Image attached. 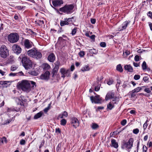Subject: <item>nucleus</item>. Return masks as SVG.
<instances>
[{
    "label": "nucleus",
    "mask_w": 152,
    "mask_h": 152,
    "mask_svg": "<svg viewBox=\"0 0 152 152\" xmlns=\"http://www.w3.org/2000/svg\"><path fill=\"white\" fill-rule=\"evenodd\" d=\"M18 59L20 61H21L23 66L26 69H30L32 67V62L31 61L25 54H21Z\"/></svg>",
    "instance_id": "nucleus-1"
},
{
    "label": "nucleus",
    "mask_w": 152,
    "mask_h": 152,
    "mask_svg": "<svg viewBox=\"0 0 152 152\" xmlns=\"http://www.w3.org/2000/svg\"><path fill=\"white\" fill-rule=\"evenodd\" d=\"M74 5L66 4L64 6L59 9V10L62 12L67 14H71L74 7Z\"/></svg>",
    "instance_id": "nucleus-2"
},
{
    "label": "nucleus",
    "mask_w": 152,
    "mask_h": 152,
    "mask_svg": "<svg viewBox=\"0 0 152 152\" xmlns=\"http://www.w3.org/2000/svg\"><path fill=\"white\" fill-rule=\"evenodd\" d=\"M19 88L24 91H29L30 88V83L26 80H23L21 83H18Z\"/></svg>",
    "instance_id": "nucleus-3"
},
{
    "label": "nucleus",
    "mask_w": 152,
    "mask_h": 152,
    "mask_svg": "<svg viewBox=\"0 0 152 152\" xmlns=\"http://www.w3.org/2000/svg\"><path fill=\"white\" fill-rule=\"evenodd\" d=\"M133 139L132 138H130L127 142L125 140H123L121 143V148L123 149L125 148H126L127 149H131L133 146Z\"/></svg>",
    "instance_id": "nucleus-4"
},
{
    "label": "nucleus",
    "mask_w": 152,
    "mask_h": 152,
    "mask_svg": "<svg viewBox=\"0 0 152 152\" xmlns=\"http://www.w3.org/2000/svg\"><path fill=\"white\" fill-rule=\"evenodd\" d=\"M8 40L11 43H15L18 41L19 36L18 33H12L10 34L8 36Z\"/></svg>",
    "instance_id": "nucleus-5"
},
{
    "label": "nucleus",
    "mask_w": 152,
    "mask_h": 152,
    "mask_svg": "<svg viewBox=\"0 0 152 152\" xmlns=\"http://www.w3.org/2000/svg\"><path fill=\"white\" fill-rule=\"evenodd\" d=\"M9 55V51L5 45H2L0 47V55L3 58H5Z\"/></svg>",
    "instance_id": "nucleus-6"
},
{
    "label": "nucleus",
    "mask_w": 152,
    "mask_h": 152,
    "mask_svg": "<svg viewBox=\"0 0 152 152\" xmlns=\"http://www.w3.org/2000/svg\"><path fill=\"white\" fill-rule=\"evenodd\" d=\"M12 48L13 52L17 55L20 54L22 51L20 46L17 44H14L12 46Z\"/></svg>",
    "instance_id": "nucleus-7"
},
{
    "label": "nucleus",
    "mask_w": 152,
    "mask_h": 152,
    "mask_svg": "<svg viewBox=\"0 0 152 152\" xmlns=\"http://www.w3.org/2000/svg\"><path fill=\"white\" fill-rule=\"evenodd\" d=\"M90 100L92 103H94L96 104L100 103L102 99L100 97V96L98 95L94 96H91L90 97Z\"/></svg>",
    "instance_id": "nucleus-8"
},
{
    "label": "nucleus",
    "mask_w": 152,
    "mask_h": 152,
    "mask_svg": "<svg viewBox=\"0 0 152 152\" xmlns=\"http://www.w3.org/2000/svg\"><path fill=\"white\" fill-rule=\"evenodd\" d=\"M70 123L75 128H76L79 125V121L77 118L75 117H73L71 118Z\"/></svg>",
    "instance_id": "nucleus-9"
},
{
    "label": "nucleus",
    "mask_w": 152,
    "mask_h": 152,
    "mask_svg": "<svg viewBox=\"0 0 152 152\" xmlns=\"http://www.w3.org/2000/svg\"><path fill=\"white\" fill-rule=\"evenodd\" d=\"M130 23V21L129 20H126L118 28V31H122L124 30L127 27L128 24Z\"/></svg>",
    "instance_id": "nucleus-10"
},
{
    "label": "nucleus",
    "mask_w": 152,
    "mask_h": 152,
    "mask_svg": "<svg viewBox=\"0 0 152 152\" xmlns=\"http://www.w3.org/2000/svg\"><path fill=\"white\" fill-rule=\"evenodd\" d=\"M50 73L49 72L46 71L45 72L42 74L40 77V78L43 80H48L50 76Z\"/></svg>",
    "instance_id": "nucleus-11"
},
{
    "label": "nucleus",
    "mask_w": 152,
    "mask_h": 152,
    "mask_svg": "<svg viewBox=\"0 0 152 152\" xmlns=\"http://www.w3.org/2000/svg\"><path fill=\"white\" fill-rule=\"evenodd\" d=\"M32 43L28 39H25L24 42V45L25 48L29 49L32 47Z\"/></svg>",
    "instance_id": "nucleus-12"
},
{
    "label": "nucleus",
    "mask_w": 152,
    "mask_h": 152,
    "mask_svg": "<svg viewBox=\"0 0 152 152\" xmlns=\"http://www.w3.org/2000/svg\"><path fill=\"white\" fill-rule=\"evenodd\" d=\"M115 95L114 92L113 91H110L107 93L106 94L105 100L107 101L108 100L114 98Z\"/></svg>",
    "instance_id": "nucleus-13"
},
{
    "label": "nucleus",
    "mask_w": 152,
    "mask_h": 152,
    "mask_svg": "<svg viewBox=\"0 0 152 152\" xmlns=\"http://www.w3.org/2000/svg\"><path fill=\"white\" fill-rule=\"evenodd\" d=\"M60 72L61 74L66 75V76H69L70 71L69 69H66L64 68H61L60 70Z\"/></svg>",
    "instance_id": "nucleus-14"
},
{
    "label": "nucleus",
    "mask_w": 152,
    "mask_h": 152,
    "mask_svg": "<svg viewBox=\"0 0 152 152\" xmlns=\"http://www.w3.org/2000/svg\"><path fill=\"white\" fill-rule=\"evenodd\" d=\"M20 98H18V104L20 105L21 106L23 105V102H26L27 101V99L25 98L24 96H21Z\"/></svg>",
    "instance_id": "nucleus-15"
},
{
    "label": "nucleus",
    "mask_w": 152,
    "mask_h": 152,
    "mask_svg": "<svg viewBox=\"0 0 152 152\" xmlns=\"http://www.w3.org/2000/svg\"><path fill=\"white\" fill-rule=\"evenodd\" d=\"M36 50L37 49L35 48H33L27 51V54L28 56L33 58L34 56L35 53H36Z\"/></svg>",
    "instance_id": "nucleus-16"
},
{
    "label": "nucleus",
    "mask_w": 152,
    "mask_h": 152,
    "mask_svg": "<svg viewBox=\"0 0 152 152\" xmlns=\"http://www.w3.org/2000/svg\"><path fill=\"white\" fill-rule=\"evenodd\" d=\"M55 56L53 53H50L48 57V60L51 62H53L55 60Z\"/></svg>",
    "instance_id": "nucleus-17"
},
{
    "label": "nucleus",
    "mask_w": 152,
    "mask_h": 152,
    "mask_svg": "<svg viewBox=\"0 0 152 152\" xmlns=\"http://www.w3.org/2000/svg\"><path fill=\"white\" fill-rule=\"evenodd\" d=\"M110 146L115 148H117L118 147V145L116 140L114 139H112L111 140V143Z\"/></svg>",
    "instance_id": "nucleus-18"
},
{
    "label": "nucleus",
    "mask_w": 152,
    "mask_h": 152,
    "mask_svg": "<svg viewBox=\"0 0 152 152\" xmlns=\"http://www.w3.org/2000/svg\"><path fill=\"white\" fill-rule=\"evenodd\" d=\"M52 4L54 7H56L63 4V2L62 0H56L52 1Z\"/></svg>",
    "instance_id": "nucleus-19"
},
{
    "label": "nucleus",
    "mask_w": 152,
    "mask_h": 152,
    "mask_svg": "<svg viewBox=\"0 0 152 152\" xmlns=\"http://www.w3.org/2000/svg\"><path fill=\"white\" fill-rule=\"evenodd\" d=\"M42 57V54L41 53L39 50H36V53H35L34 58L37 59H39L41 58Z\"/></svg>",
    "instance_id": "nucleus-20"
},
{
    "label": "nucleus",
    "mask_w": 152,
    "mask_h": 152,
    "mask_svg": "<svg viewBox=\"0 0 152 152\" xmlns=\"http://www.w3.org/2000/svg\"><path fill=\"white\" fill-rule=\"evenodd\" d=\"M58 69H59L57 67H54L51 73L52 77H54L57 74Z\"/></svg>",
    "instance_id": "nucleus-21"
},
{
    "label": "nucleus",
    "mask_w": 152,
    "mask_h": 152,
    "mask_svg": "<svg viewBox=\"0 0 152 152\" xmlns=\"http://www.w3.org/2000/svg\"><path fill=\"white\" fill-rule=\"evenodd\" d=\"M124 69L126 70H127L130 72H132L133 70V68L132 66L129 65H126L124 66Z\"/></svg>",
    "instance_id": "nucleus-22"
},
{
    "label": "nucleus",
    "mask_w": 152,
    "mask_h": 152,
    "mask_svg": "<svg viewBox=\"0 0 152 152\" xmlns=\"http://www.w3.org/2000/svg\"><path fill=\"white\" fill-rule=\"evenodd\" d=\"M74 18L73 17H72L71 18H65L64 19V20H66L67 22H68V23L71 22L72 23V24L74 25H75V24L73 23L75 22L76 20H75L74 19Z\"/></svg>",
    "instance_id": "nucleus-23"
},
{
    "label": "nucleus",
    "mask_w": 152,
    "mask_h": 152,
    "mask_svg": "<svg viewBox=\"0 0 152 152\" xmlns=\"http://www.w3.org/2000/svg\"><path fill=\"white\" fill-rule=\"evenodd\" d=\"M70 23H68V22L66 20H61L60 24L61 26H63L65 25H69Z\"/></svg>",
    "instance_id": "nucleus-24"
},
{
    "label": "nucleus",
    "mask_w": 152,
    "mask_h": 152,
    "mask_svg": "<svg viewBox=\"0 0 152 152\" xmlns=\"http://www.w3.org/2000/svg\"><path fill=\"white\" fill-rule=\"evenodd\" d=\"M43 113L42 112H40L37 113L34 115V119H37L40 118L42 116Z\"/></svg>",
    "instance_id": "nucleus-25"
},
{
    "label": "nucleus",
    "mask_w": 152,
    "mask_h": 152,
    "mask_svg": "<svg viewBox=\"0 0 152 152\" xmlns=\"http://www.w3.org/2000/svg\"><path fill=\"white\" fill-rule=\"evenodd\" d=\"M90 69L89 66L85 65L81 69V70L82 72H84L89 71Z\"/></svg>",
    "instance_id": "nucleus-26"
},
{
    "label": "nucleus",
    "mask_w": 152,
    "mask_h": 152,
    "mask_svg": "<svg viewBox=\"0 0 152 152\" xmlns=\"http://www.w3.org/2000/svg\"><path fill=\"white\" fill-rule=\"evenodd\" d=\"M91 127L92 129L95 130L99 127V126L95 123H92L91 125Z\"/></svg>",
    "instance_id": "nucleus-27"
},
{
    "label": "nucleus",
    "mask_w": 152,
    "mask_h": 152,
    "mask_svg": "<svg viewBox=\"0 0 152 152\" xmlns=\"http://www.w3.org/2000/svg\"><path fill=\"white\" fill-rule=\"evenodd\" d=\"M144 86L142 87H138L132 90L133 93H137L140 91L142 89V88L144 87Z\"/></svg>",
    "instance_id": "nucleus-28"
},
{
    "label": "nucleus",
    "mask_w": 152,
    "mask_h": 152,
    "mask_svg": "<svg viewBox=\"0 0 152 152\" xmlns=\"http://www.w3.org/2000/svg\"><path fill=\"white\" fill-rule=\"evenodd\" d=\"M85 35L88 37L90 38L91 39H92V40L94 41L95 40V35L94 34L92 35L91 36H90L89 35V34L88 33H86L85 34Z\"/></svg>",
    "instance_id": "nucleus-29"
},
{
    "label": "nucleus",
    "mask_w": 152,
    "mask_h": 152,
    "mask_svg": "<svg viewBox=\"0 0 152 152\" xmlns=\"http://www.w3.org/2000/svg\"><path fill=\"white\" fill-rule=\"evenodd\" d=\"M116 69L117 70L120 72H122L123 71L122 67L121 64H119L116 67Z\"/></svg>",
    "instance_id": "nucleus-30"
},
{
    "label": "nucleus",
    "mask_w": 152,
    "mask_h": 152,
    "mask_svg": "<svg viewBox=\"0 0 152 152\" xmlns=\"http://www.w3.org/2000/svg\"><path fill=\"white\" fill-rule=\"evenodd\" d=\"M44 69L45 70H48L50 69V66L48 64H44Z\"/></svg>",
    "instance_id": "nucleus-31"
},
{
    "label": "nucleus",
    "mask_w": 152,
    "mask_h": 152,
    "mask_svg": "<svg viewBox=\"0 0 152 152\" xmlns=\"http://www.w3.org/2000/svg\"><path fill=\"white\" fill-rule=\"evenodd\" d=\"M90 53L92 54H96L98 52L97 50L93 48L90 49L89 50Z\"/></svg>",
    "instance_id": "nucleus-32"
},
{
    "label": "nucleus",
    "mask_w": 152,
    "mask_h": 152,
    "mask_svg": "<svg viewBox=\"0 0 152 152\" xmlns=\"http://www.w3.org/2000/svg\"><path fill=\"white\" fill-rule=\"evenodd\" d=\"M147 64L146 62L144 61L142 65V69L143 70H145L147 69Z\"/></svg>",
    "instance_id": "nucleus-33"
},
{
    "label": "nucleus",
    "mask_w": 152,
    "mask_h": 152,
    "mask_svg": "<svg viewBox=\"0 0 152 152\" xmlns=\"http://www.w3.org/2000/svg\"><path fill=\"white\" fill-rule=\"evenodd\" d=\"M114 106V105H113L111 102H110L107 105V108L110 110H111Z\"/></svg>",
    "instance_id": "nucleus-34"
},
{
    "label": "nucleus",
    "mask_w": 152,
    "mask_h": 152,
    "mask_svg": "<svg viewBox=\"0 0 152 152\" xmlns=\"http://www.w3.org/2000/svg\"><path fill=\"white\" fill-rule=\"evenodd\" d=\"M29 73L31 75L34 76H37L38 74V72L34 70H32L31 71H30L29 72Z\"/></svg>",
    "instance_id": "nucleus-35"
},
{
    "label": "nucleus",
    "mask_w": 152,
    "mask_h": 152,
    "mask_svg": "<svg viewBox=\"0 0 152 152\" xmlns=\"http://www.w3.org/2000/svg\"><path fill=\"white\" fill-rule=\"evenodd\" d=\"M129 93L130 98H132L136 96V94H134L135 92L133 93V90L131 92H130Z\"/></svg>",
    "instance_id": "nucleus-36"
},
{
    "label": "nucleus",
    "mask_w": 152,
    "mask_h": 152,
    "mask_svg": "<svg viewBox=\"0 0 152 152\" xmlns=\"http://www.w3.org/2000/svg\"><path fill=\"white\" fill-rule=\"evenodd\" d=\"M61 144L59 143L56 148V150L57 152H60L61 151Z\"/></svg>",
    "instance_id": "nucleus-37"
},
{
    "label": "nucleus",
    "mask_w": 152,
    "mask_h": 152,
    "mask_svg": "<svg viewBox=\"0 0 152 152\" xmlns=\"http://www.w3.org/2000/svg\"><path fill=\"white\" fill-rule=\"evenodd\" d=\"M61 124L63 126H64L66 124V121L64 119H62L61 121Z\"/></svg>",
    "instance_id": "nucleus-38"
},
{
    "label": "nucleus",
    "mask_w": 152,
    "mask_h": 152,
    "mask_svg": "<svg viewBox=\"0 0 152 152\" xmlns=\"http://www.w3.org/2000/svg\"><path fill=\"white\" fill-rule=\"evenodd\" d=\"M148 121L147 120L145 123L143 125V128L144 129V130H145L146 129L147 126L148 125V124H147V123L148 122Z\"/></svg>",
    "instance_id": "nucleus-39"
},
{
    "label": "nucleus",
    "mask_w": 152,
    "mask_h": 152,
    "mask_svg": "<svg viewBox=\"0 0 152 152\" xmlns=\"http://www.w3.org/2000/svg\"><path fill=\"white\" fill-rule=\"evenodd\" d=\"M77 28V27H75L72 30L71 34L72 35H74L75 34Z\"/></svg>",
    "instance_id": "nucleus-40"
},
{
    "label": "nucleus",
    "mask_w": 152,
    "mask_h": 152,
    "mask_svg": "<svg viewBox=\"0 0 152 152\" xmlns=\"http://www.w3.org/2000/svg\"><path fill=\"white\" fill-rule=\"evenodd\" d=\"M25 7L24 6H16L15 8L18 10H21L24 8Z\"/></svg>",
    "instance_id": "nucleus-41"
},
{
    "label": "nucleus",
    "mask_w": 152,
    "mask_h": 152,
    "mask_svg": "<svg viewBox=\"0 0 152 152\" xmlns=\"http://www.w3.org/2000/svg\"><path fill=\"white\" fill-rule=\"evenodd\" d=\"M1 140L2 143H4V142L6 143L7 142L6 138L5 137H3L1 139Z\"/></svg>",
    "instance_id": "nucleus-42"
},
{
    "label": "nucleus",
    "mask_w": 152,
    "mask_h": 152,
    "mask_svg": "<svg viewBox=\"0 0 152 152\" xmlns=\"http://www.w3.org/2000/svg\"><path fill=\"white\" fill-rule=\"evenodd\" d=\"M55 66L54 67H57L59 69V66L60 65V63L59 61H57L55 63Z\"/></svg>",
    "instance_id": "nucleus-43"
},
{
    "label": "nucleus",
    "mask_w": 152,
    "mask_h": 152,
    "mask_svg": "<svg viewBox=\"0 0 152 152\" xmlns=\"http://www.w3.org/2000/svg\"><path fill=\"white\" fill-rule=\"evenodd\" d=\"M36 23H40V24H38L39 25H40V24H42L44 23V21L43 20H37L35 21Z\"/></svg>",
    "instance_id": "nucleus-44"
},
{
    "label": "nucleus",
    "mask_w": 152,
    "mask_h": 152,
    "mask_svg": "<svg viewBox=\"0 0 152 152\" xmlns=\"http://www.w3.org/2000/svg\"><path fill=\"white\" fill-rule=\"evenodd\" d=\"M126 120L124 119L121 122V124L122 126H125L126 124Z\"/></svg>",
    "instance_id": "nucleus-45"
},
{
    "label": "nucleus",
    "mask_w": 152,
    "mask_h": 152,
    "mask_svg": "<svg viewBox=\"0 0 152 152\" xmlns=\"http://www.w3.org/2000/svg\"><path fill=\"white\" fill-rule=\"evenodd\" d=\"M139 130L138 129L136 128L135 129H134L133 131V133L137 134L139 132Z\"/></svg>",
    "instance_id": "nucleus-46"
},
{
    "label": "nucleus",
    "mask_w": 152,
    "mask_h": 152,
    "mask_svg": "<svg viewBox=\"0 0 152 152\" xmlns=\"http://www.w3.org/2000/svg\"><path fill=\"white\" fill-rule=\"evenodd\" d=\"M100 45L101 47L104 48L106 46V44L105 42H102L100 43Z\"/></svg>",
    "instance_id": "nucleus-47"
},
{
    "label": "nucleus",
    "mask_w": 152,
    "mask_h": 152,
    "mask_svg": "<svg viewBox=\"0 0 152 152\" xmlns=\"http://www.w3.org/2000/svg\"><path fill=\"white\" fill-rule=\"evenodd\" d=\"M79 55L80 57H83L85 55V52L83 51H80L79 53Z\"/></svg>",
    "instance_id": "nucleus-48"
},
{
    "label": "nucleus",
    "mask_w": 152,
    "mask_h": 152,
    "mask_svg": "<svg viewBox=\"0 0 152 152\" xmlns=\"http://www.w3.org/2000/svg\"><path fill=\"white\" fill-rule=\"evenodd\" d=\"M140 78V76L139 75H136L134 77V79L135 80H139Z\"/></svg>",
    "instance_id": "nucleus-49"
},
{
    "label": "nucleus",
    "mask_w": 152,
    "mask_h": 152,
    "mask_svg": "<svg viewBox=\"0 0 152 152\" xmlns=\"http://www.w3.org/2000/svg\"><path fill=\"white\" fill-rule=\"evenodd\" d=\"M100 85H98L95 87V91H99L100 89Z\"/></svg>",
    "instance_id": "nucleus-50"
},
{
    "label": "nucleus",
    "mask_w": 152,
    "mask_h": 152,
    "mask_svg": "<svg viewBox=\"0 0 152 152\" xmlns=\"http://www.w3.org/2000/svg\"><path fill=\"white\" fill-rule=\"evenodd\" d=\"M147 15L152 20V12L149 11L147 14Z\"/></svg>",
    "instance_id": "nucleus-51"
},
{
    "label": "nucleus",
    "mask_w": 152,
    "mask_h": 152,
    "mask_svg": "<svg viewBox=\"0 0 152 152\" xmlns=\"http://www.w3.org/2000/svg\"><path fill=\"white\" fill-rule=\"evenodd\" d=\"M113 79H109V80L107 81V83L108 85H110L112 84L113 83Z\"/></svg>",
    "instance_id": "nucleus-52"
},
{
    "label": "nucleus",
    "mask_w": 152,
    "mask_h": 152,
    "mask_svg": "<svg viewBox=\"0 0 152 152\" xmlns=\"http://www.w3.org/2000/svg\"><path fill=\"white\" fill-rule=\"evenodd\" d=\"M11 120L10 119H7L6 121H5L4 123V124H9L11 121Z\"/></svg>",
    "instance_id": "nucleus-53"
},
{
    "label": "nucleus",
    "mask_w": 152,
    "mask_h": 152,
    "mask_svg": "<svg viewBox=\"0 0 152 152\" xmlns=\"http://www.w3.org/2000/svg\"><path fill=\"white\" fill-rule=\"evenodd\" d=\"M147 150V148L145 145L143 146L142 148V152H146Z\"/></svg>",
    "instance_id": "nucleus-54"
},
{
    "label": "nucleus",
    "mask_w": 152,
    "mask_h": 152,
    "mask_svg": "<svg viewBox=\"0 0 152 152\" xmlns=\"http://www.w3.org/2000/svg\"><path fill=\"white\" fill-rule=\"evenodd\" d=\"M18 68V67H17L14 66H12L11 68V71H14L15 70L17 69Z\"/></svg>",
    "instance_id": "nucleus-55"
},
{
    "label": "nucleus",
    "mask_w": 152,
    "mask_h": 152,
    "mask_svg": "<svg viewBox=\"0 0 152 152\" xmlns=\"http://www.w3.org/2000/svg\"><path fill=\"white\" fill-rule=\"evenodd\" d=\"M20 143L21 145H24L26 143V141L22 139L20 141Z\"/></svg>",
    "instance_id": "nucleus-56"
},
{
    "label": "nucleus",
    "mask_w": 152,
    "mask_h": 152,
    "mask_svg": "<svg viewBox=\"0 0 152 152\" xmlns=\"http://www.w3.org/2000/svg\"><path fill=\"white\" fill-rule=\"evenodd\" d=\"M148 77L147 76H144L143 78V80L145 82H147L148 80Z\"/></svg>",
    "instance_id": "nucleus-57"
},
{
    "label": "nucleus",
    "mask_w": 152,
    "mask_h": 152,
    "mask_svg": "<svg viewBox=\"0 0 152 152\" xmlns=\"http://www.w3.org/2000/svg\"><path fill=\"white\" fill-rule=\"evenodd\" d=\"M30 83L32 85L31 87L34 88V86H35V87H36V83L35 82L33 81H31Z\"/></svg>",
    "instance_id": "nucleus-58"
},
{
    "label": "nucleus",
    "mask_w": 152,
    "mask_h": 152,
    "mask_svg": "<svg viewBox=\"0 0 152 152\" xmlns=\"http://www.w3.org/2000/svg\"><path fill=\"white\" fill-rule=\"evenodd\" d=\"M118 101H116V99H114L112 100L111 102L113 105H114V104H117Z\"/></svg>",
    "instance_id": "nucleus-59"
},
{
    "label": "nucleus",
    "mask_w": 152,
    "mask_h": 152,
    "mask_svg": "<svg viewBox=\"0 0 152 152\" xmlns=\"http://www.w3.org/2000/svg\"><path fill=\"white\" fill-rule=\"evenodd\" d=\"M62 114L64 117H66L68 116L67 113L66 111L62 113Z\"/></svg>",
    "instance_id": "nucleus-60"
},
{
    "label": "nucleus",
    "mask_w": 152,
    "mask_h": 152,
    "mask_svg": "<svg viewBox=\"0 0 152 152\" xmlns=\"http://www.w3.org/2000/svg\"><path fill=\"white\" fill-rule=\"evenodd\" d=\"M139 56L138 55H136L135 56L134 60L136 61H137L139 60Z\"/></svg>",
    "instance_id": "nucleus-61"
},
{
    "label": "nucleus",
    "mask_w": 152,
    "mask_h": 152,
    "mask_svg": "<svg viewBox=\"0 0 152 152\" xmlns=\"http://www.w3.org/2000/svg\"><path fill=\"white\" fill-rule=\"evenodd\" d=\"M91 22L92 24H94L96 23V20L94 18H92L91 20Z\"/></svg>",
    "instance_id": "nucleus-62"
},
{
    "label": "nucleus",
    "mask_w": 152,
    "mask_h": 152,
    "mask_svg": "<svg viewBox=\"0 0 152 152\" xmlns=\"http://www.w3.org/2000/svg\"><path fill=\"white\" fill-rule=\"evenodd\" d=\"M144 91L147 93H149L151 92V91L150 90L149 88H146L144 89Z\"/></svg>",
    "instance_id": "nucleus-63"
},
{
    "label": "nucleus",
    "mask_w": 152,
    "mask_h": 152,
    "mask_svg": "<svg viewBox=\"0 0 152 152\" xmlns=\"http://www.w3.org/2000/svg\"><path fill=\"white\" fill-rule=\"evenodd\" d=\"M148 23L151 30L152 31V23L151 22H149Z\"/></svg>",
    "instance_id": "nucleus-64"
}]
</instances>
